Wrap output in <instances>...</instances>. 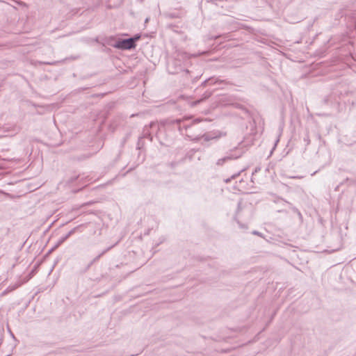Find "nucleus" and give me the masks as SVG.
<instances>
[{
	"label": "nucleus",
	"instance_id": "1",
	"mask_svg": "<svg viewBox=\"0 0 356 356\" xmlns=\"http://www.w3.org/2000/svg\"><path fill=\"white\" fill-rule=\"evenodd\" d=\"M198 120H189L183 119H177L171 120L172 127L177 129L179 133L186 136L190 140L193 142H199L203 140L204 142H209L213 140H218L221 137L225 136L226 133L221 131H212L207 132L204 134H196L194 131V127L197 122Z\"/></svg>",
	"mask_w": 356,
	"mask_h": 356
},
{
	"label": "nucleus",
	"instance_id": "16",
	"mask_svg": "<svg viewBox=\"0 0 356 356\" xmlns=\"http://www.w3.org/2000/svg\"><path fill=\"white\" fill-rule=\"evenodd\" d=\"M286 202L289 205V209H291V211H293L294 213H296L299 211L296 207L293 206L292 204H291L290 202Z\"/></svg>",
	"mask_w": 356,
	"mask_h": 356
},
{
	"label": "nucleus",
	"instance_id": "24",
	"mask_svg": "<svg viewBox=\"0 0 356 356\" xmlns=\"http://www.w3.org/2000/svg\"><path fill=\"white\" fill-rule=\"evenodd\" d=\"M56 248H54V246L49 250V252H51L54 250H55Z\"/></svg>",
	"mask_w": 356,
	"mask_h": 356
},
{
	"label": "nucleus",
	"instance_id": "3",
	"mask_svg": "<svg viewBox=\"0 0 356 356\" xmlns=\"http://www.w3.org/2000/svg\"><path fill=\"white\" fill-rule=\"evenodd\" d=\"M244 153L243 150H241L238 148H236L234 150H230L227 153V155L222 158H220L216 161V165L222 166L227 162L237 159L240 158Z\"/></svg>",
	"mask_w": 356,
	"mask_h": 356
},
{
	"label": "nucleus",
	"instance_id": "12",
	"mask_svg": "<svg viewBox=\"0 0 356 356\" xmlns=\"http://www.w3.org/2000/svg\"><path fill=\"white\" fill-rule=\"evenodd\" d=\"M131 39H132V42H133V44L134 45V47H136V42L138 41L140 38V34H136L134 35L133 37H131L130 38Z\"/></svg>",
	"mask_w": 356,
	"mask_h": 356
},
{
	"label": "nucleus",
	"instance_id": "5",
	"mask_svg": "<svg viewBox=\"0 0 356 356\" xmlns=\"http://www.w3.org/2000/svg\"><path fill=\"white\" fill-rule=\"evenodd\" d=\"M251 206L248 204H243L241 202L238 203V207L236 212L235 219L237 221L239 227L242 229H245L247 227L245 225L240 222L239 219L242 217V212H247L248 214L251 212Z\"/></svg>",
	"mask_w": 356,
	"mask_h": 356
},
{
	"label": "nucleus",
	"instance_id": "2",
	"mask_svg": "<svg viewBox=\"0 0 356 356\" xmlns=\"http://www.w3.org/2000/svg\"><path fill=\"white\" fill-rule=\"evenodd\" d=\"M150 125L152 126L151 129L152 136L155 135L160 143L164 144L162 141V134L165 131L166 127H172L171 120L163 121L160 123L152 122H150Z\"/></svg>",
	"mask_w": 356,
	"mask_h": 356
},
{
	"label": "nucleus",
	"instance_id": "15",
	"mask_svg": "<svg viewBox=\"0 0 356 356\" xmlns=\"http://www.w3.org/2000/svg\"><path fill=\"white\" fill-rule=\"evenodd\" d=\"M118 242L119 241H117L113 245H111L108 246V248H105L104 250L102 251V252L100 254L103 256L104 254H106L107 252H108L110 250H111L113 247H115L118 243Z\"/></svg>",
	"mask_w": 356,
	"mask_h": 356
},
{
	"label": "nucleus",
	"instance_id": "17",
	"mask_svg": "<svg viewBox=\"0 0 356 356\" xmlns=\"http://www.w3.org/2000/svg\"><path fill=\"white\" fill-rule=\"evenodd\" d=\"M240 172L233 175L230 178L226 179L225 181L226 183L230 182L231 179L236 178L239 175Z\"/></svg>",
	"mask_w": 356,
	"mask_h": 356
},
{
	"label": "nucleus",
	"instance_id": "11",
	"mask_svg": "<svg viewBox=\"0 0 356 356\" xmlns=\"http://www.w3.org/2000/svg\"><path fill=\"white\" fill-rule=\"evenodd\" d=\"M144 139H145V138H143V136H139L138 139V142H137V146H136V148L138 149H141L143 146H144Z\"/></svg>",
	"mask_w": 356,
	"mask_h": 356
},
{
	"label": "nucleus",
	"instance_id": "19",
	"mask_svg": "<svg viewBox=\"0 0 356 356\" xmlns=\"http://www.w3.org/2000/svg\"><path fill=\"white\" fill-rule=\"evenodd\" d=\"M261 170V168L257 166L254 168L253 172H252V175H254V174L257 173L258 172H259Z\"/></svg>",
	"mask_w": 356,
	"mask_h": 356
},
{
	"label": "nucleus",
	"instance_id": "7",
	"mask_svg": "<svg viewBox=\"0 0 356 356\" xmlns=\"http://www.w3.org/2000/svg\"><path fill=\"white\" fill-rule=\"evenodd\" d=\"M152 127V126L150 125V123L147 125H145L143 129L141 134V136H143L145 139L149 140V141H152L153 140V136L151 131Z\"/></svg>",
	"mask_w": 356,
	"mask_h": 356
},
{
	"label": "nucleus",
	"instance_id": "8",
	"mask_svg": "<svg viewBox=\"0 0 356 356\" xmlns=\"http://www.w3.org/2000/svg\"><path fill=\"white\" fill-rule=\"evenodd\" d=\"M212 95V92L211 91H206L202 96L201 98L191 103V105L193 106H197V104L202 103V102H204V100L207 99L208 98H209Z\"/></svg>",
	"mask_w": 356,
	"mask_h": 356
},
{
	"label": "nucleus",
	"instance_id": "20",
	"mask_svg": "<svg viewBox=\"0 0 356 356\" xmlns=\"http://www.w3.org/2000/svg\"><path fill=\"white\" fill-rule=\"evenodd\" d=\"M168 16L171 18H175L178 17V15L176 13H170L168 14Z\"/></svg>",
	"mask_w": 356,
	"mask_h": 356
},
{
	"label": "nucleus",
	"instance_id": "6",
	"mask_svg": "<svg viewBox=\"0 0 356 356\" xmlns=\"http://www.w3.org/2000/svg\"><path fill=\"white\" fill-rule=\"evenodd\" d=\"M113 46V47L121 50H130L135 48L133 44L132 39L130 38L119 39Z\"/></svg>",
	"mask_w": 356,
	"mask_h": 356
},
{
	"label": "nucleus",
	"instance_id": "9",
	"mask_svg": "<svg viewBox=\"0 0 356 356\" xmlns=\"http://www.w3.org/2000/svg\"><path fill=\"white\" fill-rule=\"evenodd\" d=\"M82 225H78L77 227L73 228L71 229L68 233H67L65 235L61 236L60 238V243H64L67 239H68L72 234H74L76 230H78Z\"/></svg>",
	"mask_w": 356,
	"mask_h": 356
},
{
	"label": "nucleus",
	"instance_id": "14",
	"mask_svg": "<svg viewBox=\"0 0 356 356\" xmlns=\"http://www.w3.org/2000/svg\"><path fill=\"white\" fill-rule=\"evenodd\" d=\"M102 257V255L99 253L97 257H95L91 261L90 263L87 266V269H88L94 263H95L96 261H97L101 257Z\"/></svg>",
	"mask_w": 356,
	"mask_h": 356
},
{
	"label": "nucleus",
	"instance_id": "10",
	"mask_svg": "<svg viewBox=\"0 0 356 356\" xmlns=\"http://www.w3.org/2000/svg\"><path fill=\"white\" fill-rule=\"evenodd\" d=\"M216 81H214L213 78H209L208 79H206L204 81H203L201 84L202 86L205 87L208 85H213L215 84Z\"/></svg>",
	"mask_w": 356,
	"mask_h": 356
},
{
	"label": "nucleus",
	"instance_id": "4",
	"mask_svg": "<svg viewBox=\"0 0 356 356\" xmlns=\"http://www.w3.org/2000/svg\"><path fill=\"white\" fill-rule=\"evenodd\" d=\"M167 70L170 74H175L184 70L181 60L179 58H172L167 63Z\"/></svg>",
	"mask_w": 356,
	"mask_h": 356
},
{
	"label": "nucleus",
	"instance_id": "21",
	"mask_svg": "<svg viewBox=\"0 0 356 356\" xmlns=\"http://www.w3.org/2000/svg\"><path fill=\"white\" fill-rule=\"evenodd\" d=\"M252 233L254 235H257V236H262V234L259 232L258 231H253Z\"/></svg>",
	"mask_w": 356,
	"mask_h": 356
},
{
	"label": "nucleus",
	"instance_id": "13",
	"mask_svg": "<svg viewBox=\"0 0 356 356\" xmlns=\"http://www.w3.org/2000/svg\"><path fill=\"white\" fill-rule=\"evenodd\" d=\"M102 257V255L99 253L97 257H95L91 261L90 263L87 266V269H88L94 263H95L96 261H97L101 257Z\"/></svg>",
	"mask_w": 356,
	"mask_h": 356
},
{
	"label": "nucleus",
	"instance_id": "18",
	"mask_svg": "<svg viewBox=\"0 0 356 356\" xmlns=\"http://www.w3.org/2000/svg\"><path fill=\"white\" fill-rule=\"evenodd\" d=\"M304 141L306 143V145H309V143H310V139H309V135L307 134L305 137H304Z\"/></svg>",
	"mask_w": 356,
	"mask_h": 356
},
{
	"label": "nucleus",
	"instance_id": "23",
	"mask_svg": "<svg viewBox=\"0 0 356 356\" xmlns=\"http://www.w3.org/2000/svg\"><path fill=\"white\" fill-rule=\"evenodd\" d=\"M63 243H60V238L58 240L57 243L54 245V248H57L58 246H60Z\"/></svg>",
	"mask_w": 356,
	"mask_h": 356
},
{
	"label": "nucleus",
	"instance_id": "22",
	"mask_svg": "<svg viewBox=\"0 0 356 356\" xmlns=\"http://www.w3.org/2000/svg\"><path fill=\"white\" fill-rule=\"evenodd\" d=\"M296 213H297V215H298V216L299 219L302 221V214H301L300 211H298Z\"/></svg>",
	"mask_w": 356,
	"mask_h": 356
}]
</instances>
